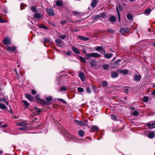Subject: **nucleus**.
Wrapping results in <instances>:
<instances>
[{
    "mask_svg": "<svg viewBox=\"0 0 155 155\" xmlns=\"http://www.w3.org/2000/svg\"><path fill=\"white\" fill-rule=\"evenodd\" d=\"M45 99L47 102L45 100L40 98L39 95L37 94L35 97V101L39 104H41L42 105H49L51 104L49 102L51 101L53 99V97L52 96H49L46 97Z\"/></svg>",
    "mask_w": 155,
    "mask_h": 155,
    "instance_id": "f257e3e1",
    "label": "nucleus"
},
{
    "mask_svg": "<svg viewBox=\"0 0 155 155\" xmlns=\"http://www.w3.org/2000/svg\"><path fill=\"white\" fill-rule=\"evenodd\" d=\"M85 56L87 57L98 58L101 56L100 54L94 52L91 53H88L86 54Z\"/></svg>",
    "mask_w": 155,
    "mask_h": 155,
    "instance_id": "f03ea898",
    "label": "nucleus"
},
{
    "mask_svg": "<svg viewBox=\"0 0 155 155\" xmlns=\"http://www.w3.org/2000/svg\"><path fill=\"white\" fill-rule=\"evenodd\" d=\"M124 36H126L124 34H127L130 32V30L128 28H121L119 31Z\"/></svg>",
    "mask_w": 155,
    "mask_h": 155,
    "instance_id": "7ed1b4c3",
    "label": "nucleus"
},
{
    "mask_svg": "<svg viewBox=\"0 0 155 155\" xmlns=\"http://www.w3.org/2000/svg\"><path fill=\"white\" fill-rule=\"evenodd\" d=\"M46 11L48 15L51 16H53L55 15L54 10L51 8H47Z\"/></svg>",
    "mask_w": 155,
    "mask_h": 155,
    "instance_id": "20e7f679",
    "label": "nucleus"
},
{
    "mask_svg": "<svg viewBox=\"0 0 155 155\" xmlns=\"http://www.w3.org/2000/svg\"><path fill=\"white\" fill-rule=\"evenodd\" d=\"M2 42L4 44L6 45H10L11 44L10 39L7 36L5 37Z\"/></svg>",
    "mask_w": 155,
    "mask_h": 155,
    "instance_id": "39448f33",
    "label": "nucleus"
},
{
    "mask_svg": "<svg viewBox=\"0 0 155 155\" xmlns=\"http://www.w3.org/2000/svg\"><path fill=\"white\" fill-rule=\"evenodd\" d=\"M74 122L78 125L81 126H85L87 125V124L84 123V122L83 121H79L77 120H74Z\"/></svg>",
    "mask_w": 155,
    "mask_h": 155,
    "instance_id": "423d86ee",
    "label": "nucleus"
},
{
    "mask_svg": "<svg viewBox=\"0 0 155 155\" xmlns=\"http://www.w3.org/2000/svg\"><path fill=\"white\" fill-rule=\"evenodd\" d=\"M25 96L30 101H33L34 100V98L33 96L30 94L27 93L25 94Z\"/></svg>",
    "mask_w": 155,
    "mask_h": 155,
    "instance_id": "0eeeda50",
    "label": "nucleus"
},
{
    "mask_svg": "<svg viewBox=\"0 0 155 155\" xmlns=\"http://www.w3.org/2000/svg\"><path fill=\"white\" fill-rule=\"evenodd\" d=\"M16 46H14L12 47L9 46H7V50L10 52H13L15 51L16 50Z\"/></svg>",
    "mask_w": 155,
    "mask_h": 155,
    "instance_id": "6e6552de",
    "label": "nucleus"
},
{
    "mask_svg": "<svg viewBox=\"0 0 155 155\" xmlns=\"http://www.w3.org/2000/svg\"><path fill=\"white\" fill-rule=\"evenodd\" d=\"M35 110H36V113H37L36 115H39L40 113L41 112V110L37 107H35L34 108L31 109V110L32 112L34 111Z\"/></svg>",
    "mask_w": 155,
    "mask_h": 155,
    "instance_id": "1a4fd4ad",
    "label": "nucleus"
},
{
    "mask_svg": "<svg viewBox=\"0 0 155 155\" xmlns=\"http://www.w3.org/2000/svg\"><path fill=\"white\" fill-rule=\"evenodd\" d=\"M117 71H119L120 73H122L123 74L126 75L128 74L129 71L127 69L124 70H120L119 69H117Z\"/></svg>",
    "mask_w": 155,
    "mask_h": 155,
    "instance_id": "9d476101",
    "label": "nucleus"
},
{
    "mask_svg": "<svg viewBox=\"0 0 155 155\" xmlns=\"http://www.w3.org/2000/svg\"><path fill=\"white\" fill-rule=\"evenodd\" d=\"M79 77L82 81H84L85 80L84 74L83 72H80L79 73Z\"/></svg>",
    "mask_w": 155,
    "mask_h": 155,
    "instance_id": "9b49d317",
    "label": "nucleus"
},
{
    "mask_svg": "<svg viewBox=\"0 0 155 155\" xmlns=\"http://www.w3.org/2000/svg\"><path fill=\"white\" fill-rule=\"evenodd\" d=\"M141 79V75L140 74H136L134 76V79L137 81L139 82Z\"/></svg>",
    "mask_w": 155,
    "mask_h": 155,
    "instance_id": "f8f14e48",
    "label": "nucleus"
},
{
    "mask_svg": "<svg viewBox=\"0 0 155 155\" xmlns=\"http://www.w3.org/2000/svg\"><path fill=\"white\" fill-rule=\"evenodd\" d=\"M100 85L102 87L105 88L108 86V83L107 81H101Z\"/></svg>",
    "mask_w": 155,
    "mask_h": 155,
    "instance_id": "ddd939ff",
    "label": "nucleus"
},
{
    "mask_svg": "<svg viewBox=\"0 0 155 155\" xmlns=\"http://www.w3.org/2000/svg\"><path fill=\"white\" fill-rule=\"evenodd\" d=\"M91 66V67H94L97 65V62L95 60H92L91 62L89 63Z\"/></svg>",
    "mask_w": 155,
    "mask_h": 155,
    "instance_id": "4468645a",
    "label": "nucleus"
},
{
    "mask_svg": "<svg viewBox=\"0 0 155 155\" xmlns=\"http://www.w3.org/2000/svg\"><path fill=\"white\" fill-rule=\"evenodd\" d=\"M99 130V127L96 126H93L91 127V130H90V132H93L98 131Z\"/></svg>",
    "mask_w": 155,
    "mask_h": 155,
    "instance_id": "2eb2a0df",
    "label": "nucleus"
},
{
    "mask_svg": "<svg viewBox=\"0 0 155 155\" xmlns=\"http://www.w3.org/2000/svg\"><path fill=\"white\" fill-rule=\"evenodd\" d=\"M72 49L73 51L75 53L77 54H79L80 53V51H79L75 47H72Z\"/></svg>",
    "mask_w": 155,
    "mask_h": 155,
    "instance_id": "dca6fc26",
    "label": "nucleus"
},
{
    "mask_svg": "<svg viewBox=\"0 0 155 155\" xmlns=\"http://www.w3.org/2000/svg\"><path fill=\"white\" fill-rule=\"evenodd\" d=\"M78 38L79 39L84 41H87L89 40V39L87 37L82 36H78Z\"/></svg>",
    "mask_w": 155,
    "mask_h": 155,
    "instance_id": "f3484780",
    "label": "nucleus"
},
{
    "mask_svg": "<svg viewBox=\"0 0 155 155\" xmlns=\"http://www.w3.org/2000/svg\"><path fill=\"white\" fill-rule=\"evenodd\" d=\"M155 134L154 133L153 131H151L149 133L147 137L150 139H152L153 138L155 137Z\"/></svg>",
    "mask_w": 155,
    "mask_h": 155,
    "instance_id": "a211bd4d",
    "label": "nucleus"
},
{
    "mask_svg": "<svg viewBox=\"0 0 155 155\" xmlns=\"http://www.w3.org/2000/svg\"><path fill=\"white\" fill-rule=\"evenodd\" d=\"M113 55V54L111 53H108L104 55V57L107 59H110Z\"/></svg>",
    "mask_w": 155,
    "mask_h": 155,
    "instance_id": "6ab92c4d",
    "label": "nucleus"
},
{
    "mask_svg": "<svg viewBox=\"0 0 155 155\" xmlns=\"http://www.w3.org/2000/svg\"><path fill=\"white\" fill-rule=\"evenodd\" d=\"M22 102L24 105L25 106V109L28 108L30 105V103H28V101L26 100H23L22 101Z\"/></svg>",
    "mask_w": 155,
    "mask_h": 155,
    "instance_id": "aec40b11",
    "label": "nucleus"
},
{
    "mask_svg": "<svg viewBox=\"0 0 155 155\" xmlns=\"http://www.w3.org/2000/svg\"><path fill=\"white\" fill-rule=\"evenodd\" d=\"M97 4V0H93L91 3V6L92 7L94 8L96 7Z\"/></svg>",
    "mask_w": 155,
    "mask_h": 155,
    "instance_id": "412c9836",
    "label": "nucleus"
},
{
    "mask_svg": "<svg viewBox=\"0 0 155 155\" xmlns=\"http://www.w3.org/2000/svg\"><path fill=\"white\" fill-rule=\"evenodd\" d=\"M118 75V74L116 71L112 73L111 74V77L112 78H115L117 77Z\"/></svg>",
    "mask_w": 155,
    "mask_h": 155,
    "instance_id": "4be33fe9",
    "label": "nucleus"
},
{
    "mask_svg": "<svg viewBox=\"0 0 155 155\" xmlns=\"http://www.w3.org/2000/svg\"><path fill=\"white\" fill-rule=\"evenodd\" d=\"M127 18L129 20H131L133 19V15L130 13H128L127 14Z\"/></svg>",
    "mask_w": 155,
    "mask_h": 155,
    "instance_id": "5701e85b",
    "label": "nucleus"
},
{
    "mask_svg": "<svg viewBox=\"0 0 155 155\" xmlns=\"http://www.w3.org/2000/svg\"><path fill=\"white\" fill-rule=\"evenodd\" d=\"M155 123L152 124L148 123L147 124V126L150 129H152L155 127Z\"/></svg>",
    "mask_w": 155,
    "mask_h": 155,
    "instance_id": "b1692460",
    "label": "nucleus"
},
{
    "mask_svg": "<svg viewBox=\"0 0 155 155\" xmlns=\"http://www.w3.org/2000/svg\"><path fill=\"white\" fill-rule=\"evenodd\" d=\"M41 17V15L39 13H36L35 14L34 18L37 19H39Z\"/></svg>",
    "mask_w": 155,
    "mask_h": 155,
    "instance_id": "393cba45",
    "label": "nucleus"
},
{
    "mask_svg": "<svg viewBox=\"0 0 155 155\" xmlns=\"http://www.w3.org/2000/svg\"><path fill=\"white\" fill-rule=\"evenodd\" d=\"M109 20L111 22H114L116 20V18L114 16H112L110 17Z\"/></svg>",
    "mask_w": 155,
    "mask_h": 155,
    "instance_id": "a878e982",
    "label": "nucleus"
},
{
    "mask_svg": "<svg viewBox=\"0 0 155 155\" xmlns=\"http://www.w3.org/2000/svg\"><path fill=\"white\" fill-rule=\"evenodd\" d=\"M116 10H117V16H118V21L119 22H120V13L119 12V10L118 9V7L117 6L116 7Z\"/></svg>",
    "mask_w": 155,
    "mask_h": 155,
    "instance_id": "bb28decb",
    "label": "nucleus"
},
{
    "mask_svg": "<svg viewBox=\"0 0 155 155\" xmlns=\"http://www.w3.org/2000/svg\"><path fill=\"white\" fill-rule=\"evenodd\" d=\"M55 42L57 46L59 47H61V40L59 39H57L55 40Z\"/></svg>",
    "mask_w": 155,
    "mask_h": 155,
    "instance_id": "cd10ccee",
    "label": "nucleus"
},
{
    "mask_svg": "<svg viewBox=\"0 0 155 155\" xmlns=\"http://www.w3.org/2000/svg\"><path fill=\"white\" fill-rule=\"evenodd\" d=\"M55 5L61 7L63 5V4L61 1H57L56 2Z\"/></svg>",
    "mask_w": 155,
    "mask_h": 155,
    "instance_id": "c85d7f7f",
    "label": "nucleus"
},
{
    "mask_svg": "<svg viewBox=\"0 0 155 155\" xmlns=\"http://www.w3.org/2000/svg\"><path fill=\"white\" fill-rule=\"evenodd\" d=\"M43 40H44V44L45 46H47L45 45V44L49 42L50 41V40L49 39L46 38H43Z\"/></svg>",
    "mask_w": 155,
    "mask_h": 155,
    "instance_id": "c756f323",
    "label": "nucleus"
},
{
    "mask_svg": "<svg viewBox=\"0 0 155 155\" xmlns=\"http://www.w3.org/2000/svg\"><path fill=\"white\" fill-rule=\"evenodd\" d=\"M152 10L150 8H147L145 9V13L147 14V15H149Z\"/></svg>",
    "mask_w": 155,
    "mask_h": 155,
    "instance_id": "7c9ffc66",
    "label": "nucleus"
},
{
    "mask_svg": "<svg viewBox=\"0 0 155 155\" xmlns=\"http://www.w3.org/2000/svg\"><path fill=\"white\" fill-rule=\"evenodd\" d=\"M100 17L103 18H107V15L105 13L103 12L101 14Z\"/></svg>",
    "mask_w": 155,
    "mask_h": 155,
    "instance_id": "2f4dec72",
    "label": "nucleus"
},
{
    "mask_svg": "<svg viewBox=\"0 0 155 155\" xmlns=\"http://www.w3.org/2000/svg\"><path fill=\"white\" fill-rule=\"evenodd\" d=\"M67 89V87L65 86H62L59 90L60 91H66Z\"/></svg>",
    "mask_w": 155,
    "mask_h": 155,
    "instance_id": "473e14b6",
    "label": "nucleus"
},
{
    "mask_svg": "<svg viewBox=\"0 0 155 155\" xmlns=\"http://www.w3.org/2000/svg\"><path fill=\"white\" fill-rule=\"evenodd\" d=\"M78 134L81 137L83 136L84 134V132L83 130H80L79 131Z\"/></svg>",
    "mask_w": 155,
    "mask_h": 155,
    "instance_id": "72a5a7b5",
    "label": "nucleus"
},
{
    "mask_svg": "<svg viewBox=\"0 0 155 155\" xmlns=\"http://www.w3.org/2000/svg\"><path fill=\"white\" fill-rule=\"evenodd\" d=\"M39 28H43L45 29H49L48 28L42 24L40 25L39 26Z\"/></svg>",
    "mask_w": 155,
    "mask_h": 155,
    "instance_id": "f704fd0d",
    "label": "nucleus"
},
{
    "mask_svg": "<svg viewBox=\"0 0 155 155\" xmlns=\"http://www.w3.org/2000/svg\"><path fill=\"white\" fill-rule=\"evenodd\" d=\"M7 108L6 106L2 103H0V108L2 110H5Z\"/></svg>",
    "mask_w": 155,
    "mask_h": 155,
    "instance_id": "c9c22d12",
    "label": "nucleus"
},
{
    "mask_svg": "<svg viewBox=\"0 0 155 155\" xmlns=\"http://www.w3.org/2000/svg\"><path fill=\"white\" fill-rule=\"evenodd\" d=\"M103 67L104 70H107L109 68V66L108 64H105L104 65Z\"/></svg>",
    "mask_w": 155,
    "mask_h": 155,
    "instance_id": "e433bc0d",
    "label": "nucleus"
},
{
    "mask_svg": "<svg viewBox=\"0 0 155 155\" xmlns=\"http://www.w3.org/2000/svg\"><path fill=\"white\" fill-rule=\"evenodd\" d=\"M17 124L18 125L21 126H25L27 124L26 123L24 122H19L17 123Z\"/></svg>",
    "mask_w": 155,
    "mask_h": 155,
    "instance_id": "4c0bfd02",
    "label": "nucleus"
},
{
    "mask_svg": "<svg viewBox=\"0 0 155 155\" xmlns=\"http://www.w3.org/2000/svg\"><path fill=\"white\" fill-rule=\"evenodd\" d=\"M95 49L97 51H100L102 50L103 48L101 46H97L95 47Z\"/></svg>",
    "mask_w": 155,
    "mask_h": 155,
    "instance_id": "58836bf2",
    "label": "nucleus"
},
{
    "mask_svg": "<svg viewBox=\"0 0 155 155\" xmlns=\"http://www.w3.org/2000/svg\"><path fill=\"white\" fill-rule=\"evenodd\" d=\"M18 129L19 130L22 131H26L27 130L28 128L26 127H23L18 128Z\"/></svg>",
    "mask_w": 155,
    "mask_h": 155,
    "instance_id": "ea45409f",
    "label": "nucleus"
},
{
    "mask_svg": "<svg viewBox=\"0 0 155 155\" xmlns=\"http://www.w3.org/2000/svg\"><path fill=\"white\" fill-rule=\"evenodd\" d=\"M56 100L58 101H59L60 102H61L62 103L64 104H66L67 103V102L61 98H57L56 99Z\"/></svg>",
    "mask_w": 155,
    "mask_h": 155,
    "instance_id": "a19ab883",
    "label": "nucleus"
},
{
    "mask_svg": "<svg viewBox=\"0 0 155 155\" xmlns=\"http://www.w3.org/2000/svg\"><path fill=\"white\" fill-rule=\"evenodd\" d=\"M79 58L81 61L82 62H83L84 63H86V61L85 60V58H83L82 57L80 56L79 57Z\"/></svg>",
    "mask_w": 155,
    "mask_h": 155,
    "instance_id": "79ce46f5",
    "label": "nucleus"
},
{
    "mask_svg": "<svg viewBox=\"0 0 155 155\" xmlns=\"http://www.w3.org/2000/svg\"><path fill=\"white\" fill-rule=\"evenodd\" d=\"M84 91V89L81 87H79L77 89V91L79 93H82Z\"/></svg>",
    "mask_w": 155,
    "mask_h": 155,
    "instance_id": "37998d69",
    "label": "nucleus"
},
{
    "mask_svg": "<svg viewBox=\"0 0 155 155\" xmlns=\"http://www.w3.org/2000/svg\"><path fill=\"white\" fill-rule=\"evenodd\" d=\"M25 4L23 3H21L20 5V10H22L25 9Z\"/></svg>",
    "mask_w": 155,
    "mask_h": 155,
    "instance_id": "c03bdc74",
    "label": "nucleus"
},
{
    "mask_svg": "<svg viewBox=\"0 0 155 155\" xmlns=\"http://www.w3.org/2000/svg\"><path fill=\"white\" fill-rule=\"evenodd\" d=\"M124 92L125 93L127 94L129 92L128 87L126 86L124 87Z\"/></svg>",
    "mask_w": 155,
    "mask_h": 155,
    "instance_id": "a18cd8bd",
    "label": "nucleus"
},
{
    "mask_svg": "<svg viewBox=\"0 0 155 155\" xmlns=\"http://www.w3.org/2000/svg\"><path fill=\"white\" fill-rule=\"evenodd\" d=\"M91 87H90V86H88L86 88V91L87 93H90L91 92Z\"/></svg>",
    "mask_w": 155,
    "mask_h": 155,
    "instance_id": "49530a36",
    "label": "nucleus"
},
{
    "mask_svg": "<svg viewBox=\"0 0 155 155\" xmlns=\"http://www.w3.org/2000/svg\"><path fill=\"white\" fill-rule=\"evenodd\" d=\"M31 10L34 12L37 11V8L35 6H32L31 8Z\"/></svg>",
    "mask_w": 155,
    "mask_h": 155,
    "instance_id": "de8ad7c7",
    "label": "nucleus"
},
{
    "mask_svg": "<svg viewBox=\"0 0 155 155\" xmlns=\"http://www.w3.org/2000/svg\"><path fill=\"white\" fill-rule=\"evenodd\" d=\"M149 101V98L147 96H144L143 98V101L145 102H147Z\"/></svg>",
    "mask_w": 155,
    "mask_h": 155,
    "instance_id": "09e8293b",
    "label": "nucleus"
},
{
    "mask_svg": "<svg viewBox=\"0 0 155 155\" xmlns=\"http://www.w3.org/2000/svg\"><path fill=\"white\" fill-rule=\"evenodd\" d=\"M121 60L120 59H119L117 60L114 63V66H116L117 65H118L119 64V63L120 61Z\"/></svg>",
    "mask_w": 155,
    "mask_h": 155,
    "instance_id": "8fccbe9b",
    "label": "nucleus"
},
{
    "mask_svg": "<svg viewBox=\"0 0 155 155\" xmlns=\"http://www.w3.org/2000/svg\"><path fill=\"white\" fill-rule=\"evenodd\" d=\"M111 119L114 120H117L116 116L114 115H111Z\"/></svg>",
    "mask_w": 155,
    "mask_h": 155,
    "instance_id": "3c124183",
    "label": "nucleus"
},
{
    "mask_svg": "<svg viewBox=\"0 0 155 155\" xmlns=\"http://www.w3.org/2000/svg\"><path fill=\"white\" fill-rule=\"evenodd\" d=\"M139 114L138 111H134L133 112V115L135 116H137Z\"/></svg>",
    "mask_w": 155,
    "mask_h": 155,
    "instance_id": "603ef678",
    "label": "nucleus"
},
{
    "mask_svg": "<svg viewBox=\"0 0 155 155\" xmlns=\"http://www.w3.org/2000/svg\"><path fill=\"white\" fill-rule=\"evenodd\" d=\"M72 14L75 16H77L78 15L80 14L81 13L78 12L73 11L72 12Z\"/></svg>",
    "mask_w": 155,
    "mask_h": 155,
    "instance_id": "864d4df0",
    "label": "nucleus"
},
{
    "mask_svg": "<svg viewBox=\"0 0 155 155\" xmlns=\"http://www.w3.org/2000/svg\"><path fill=\"white\" fill-rule=\"evenodd\" d=\"M118 5L119 8V10L120 11H122L123 9V8L122 6H121V4L120 3H119Z\"/></svg>",
    "mask_w": 155,
    "mask_h": 155,
    "instance_id": "5fc2aeb1",
    "label": "nucleus"
},
{
    "mask_svg": "<svg viewBox=\"0 0 155 155\" xmlns=\"http://www.w3.org/2000/svg\"><path fill=\"white\" fill-rule=\"evenodd\" d=\"M100 17V15H97L94 16L93 17V20H95L97 18H99Z\"/></svg>",
    "mask_w": 155,
    "mask_h": 155,
    "instance_id": "6e6d98bb",
    "label": "nucleus"
},
{
    "mask_svg": "<svg viewBox=\"0 0 155 155\" xmlns=\"http://www.w3.org/2000/svg\"><path fill=\"white\" fill-rule=\"evenodd\" d=\"M107 31L111 33H114V30L111 29H108L107 30Z\"/></svg>",
    "mask_w": 155,
    "mask_h": 155,
    "instance_id": "4d7b16f0",
    "label": "nucleus"
},
{
    "mask_svg": "<svg viewBox=\"0 0 155 155\" xmlns=\"http://www.w3.org/2000/svg\"><path fill=\"white\" fill-rule=\"evenodd\" d=\"M121 130V129H118V128H114V129H112V130H113V131L114 132H115V131H118L120 130Z\"/></svg>",
    "mask_w": 155,
    "mask_h": 155,
    "instance_id": "13d9d810",
    "label": "nucleus"
},
{
    "mask_svg": "<svg viewBox=\"0 0 155 155\" xmlns=\"http://www.w3.org/2000/svg\"><path fill=\"white\" fill-rule=\"evenodd\" d=\"M5 22V20L0 16V23H4Z\"/></svg>",
    "mask_w": 155,
    "mask_h": 155,
    "instance_id": "bf43d9fd",
    "label": "nucleus"
},
{
    "mask_svg": "<svg viewBox=\"0 0 155 155\" xmlns=\"http://www.w3.org/2000/svg\"><path fill=\"white\" fill-rule=\"evenodd\" d=\"M66 23L67 21L65 20H62L61 22V24L62 25H64Z\"/></svg>",
    "mask_w": 155,
    "mask_h": 155,
    "instance_id": "052dcab7",
    "label": "nucleus"
},
{
    "mask_svg": "<svg viewBox=\"0 0 155 155\" xmlns=\"http://www.w3.org/2000/svg\"><path fill=\"white\" fill-rule=\"evenodd\" d=\"M90 86V87H91V88L92 90L94 91L96 88V86L95 85H91Z\"/></svg>",
    "mask_w": 155,
    "mask_h": 155,
    "instance_id": "680f3d73",
    "label": "nucleus"
},
{
    "mask_svg": "<svg viewBox=\"0 0 155 155\" xmlns=\"http://www.w3.org/2000/svg\"><path fill=\"white\" fill-rule=\"evenodd\" d=\"M59 37L62 39H64L66 38V35H63L61 36H60Z\"/></svg>",
    "mask_w": 155,
    "mask_h": 155,
    "instance_id": "e2e57ef3",
    "label": "nucleus"
},
{
    "mask_svg": "<svg viewBox=\"0 0 155 155\" xmlns=\"http://www.w3.org/2000/svg\"><path fill=\"white\" fill-rule=\"evenodd\" d=\"M61 134H65V133H66V131L65 130L64 128H62V131L61 132Z\"/></svg>",
    "mask_w": 155,
    "mask_h": 155,
    "instance_id": "0e129e2a",
    "label": "nucleus"
},
{
    "mask_svg": "<svg viewBox=\"0 0 155 155\" xmlns=\"http://www.w3.org/2000/svg\"><path fill=\"white\" fill-rule=\"evenodd\" d=\"M31 94L33 95H35L36 94V91L34 89L32 90L31 91Z\"/></svg>",
    "mask_w": 155,
    "mask_h": 155,
    "instance_id": "69168bd1",
    "label": "nucleus"
},
{
    "mask_svg": "<svg viewBox=\"0 0 155 155\" xmlns=\"http://www.w3.org/2000/svg\"><path fill=\"white\" fill-rule=\"evenodd\" d=\"M9 107L10 108V110L8 111V112L9 113H11L12 114H13V110L11 106L10 105V106H9Z\"/></svg>",
    "mask_w": 155,
    "mask_h": 155,
    "instance_id": "338daca9",
    "label": "nucleus"
},
{
    "mask_svg": "<svg viewBox=\"0 0 155 155\" xmlns=\"http://www.w3.org/2000/svg\"><path fill=\"white\" fill-rule=\"evenodd\" d=\"M101 53L104 54H105L106 53V50L105 49H102V50H101Z\"/></svg>",
    "mask_w": 155,
    "mask_h": 155,
    "instance_id": "774afa93",
    "label": "nucleus"
}]
</instances>
